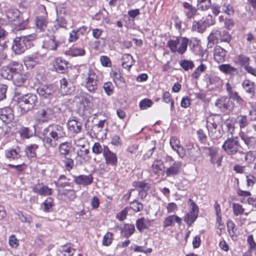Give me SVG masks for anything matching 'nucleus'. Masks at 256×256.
<instances>
[{"instance_id": "f257e3e1", "label": "nucleus", "mask_w": 256, "mask_h": 256, "mask_svg": "<svg viewBox=\"0 0 256 256\" xmlns=\"http://www.w3.org/2000/svg\"><path fill=\"white\" fill-rule=\"evenodd\" d=\"M43 142L44 146L49 148H55L58 141L66 136L63 126L58 124H50L42 131Z\"/></svg>"}, {"instance_id": "f03ea898", "label": "nucleus", "mask_w": 256, "mask_h": 256, "mask_svg": "<svg viewBox=\"0 0 256 256\" xmlns=\"http://www.w3.org/2000/svg\"><path fill=\"white\" fill-rule=\"evenodd\" d=\"M36 34H32L25 36L16 37L13 42L12 50L16 54H20L32 46V42L36 39Z\"/></svg>"}, {"instance_id": "7ed1b4c3", "label": "nucleus", "mask_w": 256, "mask_h": 256, "mask_svg": "<svg viewBox=\"0 0 256 256\" xmlns=\"http://www.w3.org/2000/svg\"><path fill=\"white\" fill-rule=\"evenodd\" d=\"M240 145L238 137H232L228 138L222 146V149L228 155L234 156L236 154L240 156V160H242L243 158L247 160V156L239 150Z\"/></svg>"}, {"instance_id": "20e7f679", "label": "nucleus", "mask_w": 256, "mask_h": 256, "mask_svg": "<svg viewBox=\"0 0 256 256\" xmlns=\"http://www.w3.org/2000/svg\"><path fill=\"white\" fill-rule=\"evenodd\" d=\"M6 16L16 30L25 29L28 24L27 20H24L22 18L21 13L18 10H8L6 12Z\"/></svg>"}, {"instance_id": "39448f33", "label": "nucleus", "mask_w": 256, "mask_h": 256, "mask_svg": "<svg viewBox=\"0 0 256 256\" xmlns=\"http://www.w3.org/2000/svg\"><path fill=\"white\" fill-rule=\"evenodd\" d=\"M18 98V104L21 111L26 113L32 110L38 102L37 96L33 94L29 93L23 94Z\"/></svg>"}, {"instance_id": "423d86ee", "label": "nucleus", "mask_w": 256, "mask_h": 256, "mask_svg": "<svg viewBox=\"0 0 256 256\" xmlns=\"http://www.w3.org/2000/svg\"><path fill=\"white\" fill-rule=\"evenodd\" d=\"M222 118L217 115L210 116L206 118V126L208 131L209 136L213 139H218L221 137L220 130H217Z\"/></svg>"}, {"instance_id": "0eeeda50", "label": "nucleus", "mask_w": 256, "mask_h": 256, "mask_svg": "<svg viewBox=\"0 0 256 256\" xmlns=\"http://www.w3.org/2000/svg\"><path fill=\"white\" fill-rule=\"evenodd\" d=\"M188 42V39L185 37L176 38L170 40L168 45L172 52H178V54H182L187 50Z\"/></svg>"}, {"instance_id": "6e6552de", "label": "nucleus", "mask_w": 256, "mask_h": 256, "mask_svg": "<svg viewBox=\"0 0 256 256\" xmlns=\"http://www.w3.org/2000/svg\"><path fill=\"white\" fill-rule=\"evenodd\" d=\"M29 76V73H20L14 75L12 80L14 84L16 86L15 88L16 95L20 96L22 92H26V87L24 84L26 82Z\"/></svg>"}, {"instance_id": "1a4fd4ad", "label": "nucleus", "mask_w": 256, "mask_h": 256, "mask_svg": "<svg viewBox=\"0 0 256 256\" xmlns=\"http://www.w3.org/2000/svg\"><path fill=\"white\" fill-rule=\"evenodd\" d=\"M83 78L85 80L86 88L90 92H94L97 89V76L90 69L86 68L84 74H82Z\"/></svg>"}, {"instance_id": "9d476101", "label": "nucleus", "mask_w": 256, "mask_h": 256, "mask_svg": "<svg viewBox=\"0 0 256 256\" xmlns=\"http://www.w3.org/2000/svg\"><path fill=\"white\" fill-rule=\"evenodd\" d=\"M36 90L42 100L49 102L54 97L56 88L53 84L42 85L40 86Z\"/></svg>"}, {"instance_id": "9b49d317", "label": "nucleus", "mask_w": 256, "mask_h": 256, "mask_svg": "<svg viewBox=\"0 0 256 256\" xmlns=\"http://www.w3.org/2000/svg\"><path fill=\"white\" fill-rule=\"evenodd\" d=\"M215 106L220 111L228 113L233 109L234 104L228 97H222L216 101Z\"/></svg>"}, {"instance_id": "f8f14e48", "label": "nucleus", "mask_w": 256, "mask_h": 256, "mask_svg": "<svg viewBox=\"0 0 256 256\" xmlns=\"http://www.w3.org/2000/svg\"><path fill=\"white\" fill-rule=\"evenodd\" d=\"M60 84L59 92L62 96L70 94L74 91L75 88L73 84L65 78L60 80Z\"/></svg>"}, {"instance_id": "ddd939ff", "label": "nucleus", "mask_w": 256, "mask_h": 256, "mask_svg": "<svg viewBox=\"0 0 256 256\" xmlns=\"http://www.w3.org/2000/svg\"><path fill=\"white\" fill-rule=\"evenodd\" d=\"M133 186L138 192V196L143 199L147 196V192L150 188V184L144 182L135 181L133 182Z\"/></svg>"}, {"instance_id": "4468645a", "label": "nucleus", "mask_w": 256, "mask_h": 256, "mask_svg": "<svg viewBox=\"0 0 256 256\" xmlns=\"http://www.w3.org/2000/svg\"><path fill=\"white\" fill-rule=\"evenodd\" d=\"M53 114V110L46 106L40 108L37 112L38 118L42 122H46L50 120L52 118Z\"/></svg>"}, {"instance_id": "2eb2a0df", "label": "nucleus", "mask_w": 256, "mask_h": 256, "mask_svg": "<svg viewBox=\"0 0 256 256\" xmlns=\"http://www.w3.org/2000/svg\"><path fill=\"white\" fill-rule=\"evenodd\" d=\"M240 136L244 143L250 148H254L256 146V137L251 132H240Z\"/></svg>"}, {"instance_id": "dca6fc26", "label": "nucleus", "mask_w": 256, "mask_h": 256, "mask_svg": "<svg viewBox=\"0 0 256 256\" xmlns=\"http://www.w3.org/2000/svg\"><path fill=\"white\" fill-rule=\"evenodd\" d=\"M205 150L208 151V154L210 157L212 164H216L218 166H220L222 156L218 154L217 150L212 148H206Z\"/></svg>"}, {"instance_id": "f3484780", "label": "nucleus", "mask_w": 256, "mask_h": 256, "mask_svg": "<svg viewBox=\"0 0 256 256\" xmlns=\"http://www.w3.org/2000/svg\"><path fill=\"white\" fill-rule=\"evenodd\" d=\"M74 181L77 184L86 186L90 185L93 182V176L91 174L88 175H80L73 176Z\"/></svg>"}, {"instance_id": "a211bd4d", "label": "nucleus", "mask_w": 256, "mask_h": 256, "mask_svg": "<svg viewBox=\"0 0 256 256\" xmlns=\"http://www.w3.org/2000/svg\"><path fill=\"white\" fill-rule=\"evenodd\" d=\"M14 118L12 110L10 107H6L0 110V118L4 122L8 123Z\"/></svg>"}, {"instance_id": "6ab92c4d", "label": "nucleus", "mask_w": 256, "mask_h": 256, "mask_svg": "<svg viewBox=\"0 0 256 256\" xmlns=\"http://www.w3.org/2000/svg\"><path fill=\"white\" fill-rule=\"evenodd\" d=\"M57 38V32H54V34L52 35L48 40H46L44 43V47L50 50H56L60 44Z\"/></svg>"}, {"instance_id": "aec40b11", "label": "nucleus", "mask_w": 256, "mask_h": 256, "mask_svg": "<svg viewBox=\"0 0 256 256\" xmlns=\"http://www.w3.org/2000/svg\"><path fill=\"white\" fill-rule=\"evenodd\" d=\"M104 156L106 163L111 166H116L118 162V158L116 154L112 152L108 148H105L104 152Z\"/></svg>"}, {"instance_id": "412c9836", "label": "nucleus", "mask_w": 256, "mask_h": 256, "mask_svg": "<svg viewBox=\"0 0 256 256\" xmlns=\"http://www.w3.org/2000/svg\"><path fill=\"white\" fill-rule=\"evenodd\" d=\"M212 24V23L207 24L205 20H194L192 22V30L193 32L202 33L208 26H210Z\"/></svg>"}, {"instance_id": "4be33fe9", "label": "nucleus", "mask_w": 256, "mask_h": 256, "mask_svg": "<svg viewBox=\"0 0 256 256\" xmlns=\"http://www.w3.org/2000/svg\"><path fill=\"white\" fill-rule=\"evenodd\" d=\"M182 6L184 8V14L188 19L194 18V16L198 14V9L194 7L190 4L187 2H184L182 4Z\"/></svg>"}, {"instance_id": "5701e85b", "label": "nucleus", "mask_w": 256, "mask_h": 256, "mask_svg": "<svg viewBox=\"0 0 256 256\" xmlns=\"http://www.w3.org/2000/svg\"><path fill=\"white\" fill-rule=\"evenodd\" d=\"M32 190L35 193L43 196L51 195L52 194L51 188L46 186L40 184L34 186Z\"/></svg>"}, {"instance_id": "b1692460", "label": "nucleus", "mask_w": 256, "mask_h": 256, "mask_svg": "<svg viewBox=\"0 0 256 256\" xmlns=\"http://www.w3.org/2000/svg\"><path fill=\"white\" fill-rule=\"evenodd\" d=\"M182 166L180 162H174L166 171V174L168 176L178 174Z\"/></svg>"}, {"instance_id": "393cba45", "label": "nucleus", "mask_w": 256, "mask_h": 256, "mask_svg": "<svg viewBox=\"0 0 256 256\" xmlns=\"http://www.w3.org/2000/svg\"><path fill=\"white\" fill-rule=\"evenodd\" d=\"M226 50L220 46H216L214 50V59L218 62H223L226 58Z\"/></svg>"}, {"instance_id": "a878e982", "label": "nucleus", "mask_w": 256, "mask_h": 256, "mask_svg": "<svg viewBox=\"0 0 256 256\" xmlns=\"http://www.w3.org/2000/svg\"><path fill=\"white\" fill-rule=\"evenodd\" d=\"M152 220L146 219L144 218H141L136 220V226L138 230L142 232L145 229H148L152 226Z\"/></svg>"}, {"instance_id": "bb28decb", "label": "nucleus", "mask_w": 256, "mask_h": 256, "mask_svg": "<svg viewBox=\"0 0 256 256\" xmlns=\"http://www.w3.org/2000/svg\"><path fill=\"white\" fill-rule=\"evenodd\" d=\"M68 64L67 62L63 60L61 58H58L54 64V68L57 72L64 74L66 71Z\"/></svg>"}, {"instance_id": "cd10ccee", "label": "nucleus", "mask_w": 256, "mask_h": 256, "mask_svg": "<svg viewBox=\"0 0 256 256\" xmlns=\"http://www.w3.org/2000/svg\"><path fill=\"white\" fill-rule=\"evenodd\" d=\"M72 148L71 144L68 142L61 143L58 146V150L62 158H66L69 154Z\"/></svg>"}, {"instance_id": "c85d7f7f", "label": "nucleus", "mask_w": 256, "mask_h": 256, "mask_svg": "<svg viewBox=\"0 0 256 256\" xmlns=\"http://www.w3.org/2000/svg\"><path fill=\"white\" fill-rule=\"evenodd\" d=\"M242 86L246 92L251 96H254L255 94L256 86L254 82L248 80H244L242 82Z\"/></svg>"}, {"instance_id": "c756f323", "label": "nucleus", "mask_w": 256, "mask_h": 256, "mask_svg": "<svg viewBox=\"0 0 256 256\" xmlns=\"http://www.w3.org/2000/svg\"><path fill=\"white\" fill-rule=\"evenodd\" d=\"M122 60V66L128 70H130L135 62L134 60L130 54H124Z\"/></svg>"}, {"instance_id": "7c9ffc66", "label": "nucleus", "mask_w": 256, "mask_h": 256, "mask_svg": "<svg viewBox=\"0 0 256 256\" xmlns=\"http://www.w3.org/2000/svg\"><path fill=\"white\" fill-rule=\"evenodd\" d=\"M135 231L134 226L132 224H125L121 230L122 236L126 238L131 236Z\"/></svg>"}, {"instance_id": "2f4dec72", "label": "nucleus", "mask_w": 256, "mask_h": 256, "mask_svg": "<svg viewBox=\"0 0 256 256\" xmlns=\"http://www.w3.org/2000/svg\"><path fill=\"white\" fill-rule=\"evenodd\" d=\"M24 62L28 68H32L38 64V59L34 55L28 56L24 58Z\"/></svg>"}, {"instance_id": "473e14b6", "label": "nucleus", "mask_w": 256, "mask_h": 256, "mask_svg": "<svg viewBox=\"0 0 256 256\" xmlns=\"http://www.w3.org/2000/svg\"><path fill=\"white\" fill-rule=\"evenodd\" d=\"M68 126L69 130L73 133H78L81 130V126L74 118L68 121Z\"/></svg>"}, {"instance_id": "72a5a7b5", "label": "nucleus", "mask_w": 256, "mask_h": 256, "mask_svg": "<svg viewBox=\"0 0 256 256\" xmlns=\"http://www.w3.org/2000/svg\"><path fill=\"white\" fill-rule=\"evenodd\" d=\"M174 222L181 224L182 220L180 218L176 215H172L168 216L164 222V226L167 228L174 224Z\"/></svg>"}, {"instance_id": "f704fd0d", "label": "nucleus", "mask_w": 256, "mask_h": 256, "mask_svg": "<svg viewBox=\"0 0 256 256\" xmlns=\"http://www.w3.org/2000/svg\"><path fill=\"white\" fill-rule=\"evenodd\" d=\"M187 154L192 161H196L200 155V150L194 147L187 149Z\"/></svg>"}, {"instance_id": "c9c22d12", "label": "nucleus", "mask_w": 256, "mask_h": 256, "mask_svg": "<svg viewBox=\"0 0 256 256\" xmlns=\"http://www.w3.org/2000/svg\"><path fill=\"white\" fill-rule=\"evenodd\" d=\"M58 251L63 256H72L74 255L76 250L72 248L70 245L66 244L60 246Z\"/></svg>"}, {"instance_id": "e433bc0d", "label": "nucleus", "mask_w": 256, "mask_h": 256, "mask_svg": "<svg viewBox=\"0 0 256 256\" xmlns=\"http://www.w3.org/2000/svg\"><path fill=\"white\" fill-rule=\"evenodd\" d=\"M220 32L217 30H213L208 37V40L209 44L212 43V44H216L220 40Z\"/></svg>"}, {"instance_id": "4c0bfd02", "label": "nucleus", "mask_w": 256, "mask_h": 256, "mask_svg": "<svg viewBox=\"0 0 256 256\" xmlns=\"http://www.w3.org/2000/svg\"><path fill=\"white\" fill-rule=\"evenodd\" d=\"M219 69L220 71L226 74H234L238 72L237 69L230 64H225L219 66Z\"/></svg>"}, {"instance_id": "58836bf2", "label": "nucleus", "mask_w": 256, "mask_h": 256, "mask_svg": "<svg viewBox=\"0 0 256 256\" xmlns=\"http://www.w3.org/2000/svg\"><path fill=\"white\" fill-rule=\"evenodd\" d=\"M8 66L11 71L12 74H13V76L16 74H19L20 73V72L22 68V65L16 62H13Z\"/></svg>"}, {"instance_id": "ea45409f", "label": "nucleus", "mask_w": 256, "mask_h": 256, "mask_svg": "<svg viewBox=\"0 0 256 256\" xmlns=\"http://www.w3.org/2000/svg\"><path fill=\"white\" fill-rule=\"evenodd\" d=\"M38 146L36 144H32L27 146L26 148V152L28 158H35L36 156V150L38 148Z\"/></svg>"}, {"instance_id": "a19ab883", "label": "nucleus", "mask_w": 256, "mask_h": 256, "mask_svg": "<svg viewBox=\"0 0 256 256\" xmlns=\"http://www.w3.org/2000/svg\"><path fill=\"white\" fill-rule=\"evenodd\" d=\"M36 24L40 32L44 31L46 28L47 22L42 17H37L36 20Z\"/></svg>"}, {"instance_id": "79ce46f5", "label": "nucleus", "mask_w": 256, "mask_h": 256, "mask_svg": "<svg viewBox=\"0 0 256 256\" xmlns=\"http://www.w3.org/2000/svg\"><path fill=\"white\" fill-rule=\"evenodd\" d=\"M237 60L238 63L241 66H244V68L246 69V68L247 66H250V58L244 54H239L237 56Z\"/></svg>"}, {"instance_id": "37998d69", "label": "nucleus", "mask_w": 256, "mask_h": 256, "mask_svg": "<svg viewBox=\"0 0 256 256\" xmlns=\"http://www.w3.org/2000/svg\"><path fill=\"white\" fill-rule=\"evenodd\" d=\"M180 65L184 70L187 71L192 70L194 67V64L192 61L186 60H180Z\"/></svg>"}, {"instance_id": "c03bdc74", "label": "nucleus", "mask_w": 256, "mask_h": 256, "mask_svg": "<svg viewBox=\"0 0 256 256\" xmlns=\"http://www.w3.org/2000/svg\"><path fill=\"white\" fill-rule=\"evenodd\" d=\"M198 214L196 212H190L184 218V220L190 226L196 219Z\"/></svg>"}, {"instance_id": "a18cd8bd", "label": "nucleus", "mask_w": 256, "mask_h": 256, "mask_svg": "<svg viewBox=\"0 0 256 256\" xmlns=\"http://www.w3.org/2000/svg\"><path fill=\"white\" fill-rule=\"evenodd\" d=\"M68 53L70 56H76L84 55L85 52L83 49L78 48L77 47H74L70 49Z\"/></svg>"}, {"instance_id": "49530a36", "label": "nucleus", "mask_w": 256, "mask_h": 256, "mask_svg": "<svg viewBox=\"0 0 256 256\" xmlns=\"http://www.w3.org/2000/svg\"><path fill=\"white\" fill-rule=\"evenodd\" d=\"M20 136L24 138H28L32 136V131L26 127H22L18 130Z\"/></svg>"}, {"instance_id": "de8ad7c7", "label": "nucleus", "mask_w": 256, "mask_h": 256, "mask_svg": "<svg viewBox=\"0 0 256 256\" xmlns=\"http://www.w3.org/2000/svg\"><path fill=\"white\" fill-rule=\"evenodd\" d=\"M236 122L239 124L240 128H245L248 124V119L245 116H238L236 118Z\"/></svg>"}, {"instance_id": "09e8293b", "label": "nucleus", "mask_w": 256, "mask_h": 256, "mask_svg": "<svg viewBox=\"0 0 256 256\" xmlns=\"http://www.w3.org/2000/svg\"><path fill=\"white\" fill-rule=\"evenodd\" d=\"M164 167L162 161L160 160L154 161L152 165L154 172L156 174H158L160 171L162 170Z\"/></svg>"}, {"instance_id": "8fccbe9b", "label": "nucleus", "mask_w": 256, "mask_h": 256, "mask_svg": "<svg viewBox=\"0 0 256 256\" xmlns=\"http://www.w3.org/2000/svg\"><path fill=\"white\" fill-rule=\"evenodd\" d=\"M6 156L7 158L18 159L20 158V155L16 149H12L6 151Z\"/></svg>"}, {"instance_id": "3c124183", "label": "nucleus", "mask_w": 256, "mask_h": 256, "mask_svg": "<svg viewBox=\"0 0 256 256\" xmlns=\"http://www.w3.org/2000/svg\"><path fill=\"white\" fill-rule=\"evenodd\" d=\"M206 66L204 64H201L198 66L192 74V77L196 79H198L200 73L204 72L206 70Z\"/></svg>"}, {"instance_id": "603ef678", "label": "nucleus", "mask_w": 256, "mask_h": 256, "mask_svg": "<svg viewBox=\"0 0 256 256\" xmlns=\"http://www.w3.org/2000/svg\"><path fill=\"white\" fill-rule=\"evenodd\" d=\"M1 75L4 78L8 80L12 79L14 76H13V74H12V72L8 66L3 68L2 70Z\"/></svg>"}, {"instance_id": "864d4df0", "label": "nucleus", "mask_w": 256, "mask_h": 256, "mask_svg": "<svg viewBox=\"0 0 256 256\" xmlns=\"http://www.w3.org/2000/svg\"><path fill=\"white\" fill-rule=\"evenodd\" d=\"M64 159L62 160L63 163L64 164L65 168L68 171H70L72 170L74 166V162L72 159L70 158H67V156L66 158H62Z\"/></svg>"}, {"instance_id": "5fc2aeb1", "label": "nucleus", "mask_w": 256, "mask_h": 256, "mask_svg": "<svg viewBox=\"0 0 256 256\" xmlns=\"http://www.w3.org/2000/svg\"><path fill=\"white\" fill-rule=\"evenodd\" d=\"M143 208V204L136 200H134L130 203V208L135 212H140L142 210Z\"/></svg>"}, {"instance_id": "6e6d98bb", "label": "nucleus", "mask_w": 256, "mask_h": 256, "mask_svg": "<svg viewBox=\"0 0 256 256\" xmlns=\"http://www.w3.org/2000/svg\"><path fill=\"white\" fill-rule=\"evenodd\" d=\"M105 148H108L106 146H104L103 148L102 147L101 145L98 142H96L94 144L92 148V151L94 153L99 154L102 152L104 154V150Z\"/></svg>"}, {"instance_id": "4d7b16f0", "label": "nucleus", "mask_w": 256, "mask_h": 256, "mask_svg": "<svg viewBox=\"0 0 256 256\" xmlns=\"http://www.w3.org/2000/svg\"><path fill=\"white\" fill-rule=\"evenodd\" d=\"M232 209L234 214L236 216L242 214L244 210L240 204L236 203L232 204Z\"/></svg>"}, {"instance_id": "13d9d810", "label": "nucleus", "mask_w": 256, "mask_h": 256, "mask_svg": "<svg viewBox=\"0 0 256 256\" xmlns=\"http://www.w3.org/2000/svg\"><path fill=\"white\" fill-rule=\"evenodd\" d=\"M103 88L105 92L108 96H110L113 94L114 86L111 82H105L104 84Z\"/></svg>"}, {"instance_id": "bf43d9fd", "label": "nucleus", "mask_w": 256, "mask_h": 256, "mask_svg": "<svg viewBox=\"0 0 256 256\" xmlns=\"http://www.w3.org/2000/svg\"><path fill=\"white\" fill-rule=\"evenodd\" d=\"M231 40V36L226 30L220 32V40L222 42H226L229 43Z\"/></svg>"}, {"instance_id": "052dcab7", "label": "nucleus", "mask_w": 256, "mask_h": 256, "mask_svg": "<svg viewBox=\"0 0 256 256\" xmlns=\"http://www.w3.org/2000/svg\"><path fill=\"white\" fill-rule=\"evenodd\" d=\"M246 178L248 187L252 188L254 184L256 183V176L250 174L246 176Z\"/></svg>"}, {"instance_id": "680f3d73", "label": "nucleus", "mask_w": 256, "mask_h": 256, "mask_svg": "<svg viewBox=\"0 0 256 256\" xmlns=\"http://www.w3.org/2000/svg\"><path fill=\"white\" fill-rule=\"evenodd\" d=\"M152 102L149 99H144L140 102V107L142 110H145L148 108L150 107Z\"/></svg>"}, {"instance_id": "e2e57ef3", "label": "nucleus", "mask_w": 256, "mask_h": 256, "mask_svg": "<svg viewBox=\"0 0 256 256\" xmlns=\"http://www.w3.org/2000/svg\"><path fill=\"white\" fill-rule=\"evenodd\" d=\"M82 30H83L84 31H86V30L84 28H80V30L76 32H75L74 30H73L71 32H70V33L69 41L70 42L76 41L78 38L79 32Z\"/></svg>"}, {"instance_id": "0e129e2a", "label": "nucleus", "mask_w": 256, "mask_h": 256, "mask_svg": "<svg viewBox=\"0 0 256 256\" xmlns=\"http://www.w3.org/2000/svg\"><path fill=\"white\" fill-rule=\"evenodd\" d=\"M52 202H53V199L50 198H48L44 202L43 204L44 206V210L46 212H49L50 209L52 206Z\"/></svg>"}, {"instance_id": "69168bd1", "label": "nucleus", "mask_w": 256, "mask_h": 256, "mask_svg": "<svg viewBox=\"0 0 256 256\" xmlns=\"http://www.w3.org/2000/svg\"><path fill=\"white\" fill-rule=\"evenodd\" d=\"M211 4V1L198 3L197 4L198 9L203 11L206 10L210 8Z\"/></svg>"}, {"instance_id": "338daca9", "label": "nucleus", "mask_w": 256, "mask_h": 256, "mask_svg": "<svg viewBox=\"0 0 256 256\" xmlns=\"http://www.w3.org/2000/svg\"><path fill=\"white\" fill-rule=\"evenodd\" d=\"M112 234L110 232L106 233L104 236L102 244L104 246H109L112 242Z\"/></svg>"}, {"instance_id": "774afa93", "label": "nucleus", "mask_w": 256, "mask_h": 256, "mask_svg": "<svg viewBox=\"0 0 256 256\" xmlns=\"http://www.w3.org/2000/svg\"><path fill=\"white\" fill-rule=\"evenodd\" d=\"M128 208H126L122 210L121 212H120L119 213L117 214V218H118L120 221H123L126 218V216L128 214Z\"/></svg>"}]
</instances>
